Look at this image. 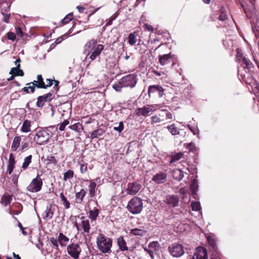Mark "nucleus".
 <instances>
[{
	"mask_svg": "<svg viewBox=\"0 0 259 259\" xmlns=\"http://www.w3.org/2000/svg\"><path fill=\"white\" fill-rule=\"evenodd\" d=\"M104 49V46L103 45L97 44V40L95 39L88 41L84 45L83 50V53L87 54L85 59L95 60L100 55Z\"/></svg>",
	"mask_w": 259,
	"mask_h": 259,
	"instance_id": "f257e3e1",
	"label": "nucleus"
},
{
	"mask_svg": "<svg viewBox=\"0 0 259 259\" xmlns=\"http://www.w3.org/2000/svg\"><path fill=\"white\" fill-rule=\"evenodd\" d=\"M51 137V132L47 128H41L36 131L33 139L37 145H44L49 141Z\"/></svg>",
	"mask_w": 259,
	"mask_h": 259,
	"instance_id": "f03ea898",
	"label": "nucleus"
},
{
	"mask_svg": "<svg viewBox=\"0 0 259 259\" xmlns=\"http://www.w3.org/2000/svg\"><path fill=\"white\" fill-rule=\"evenodd\" d=\"M97 244L99 249L103 253H109L112 246V240L102 234L97 238Z\"/></svg>",
	"mask_w": 259,
	"mask_h": 259,
	"instance_id": "7ed1b4c3",
	"label": "nucleus"
},
{
	"mask_svg": "<svg viewBox=\"0 0 259 259\" xmlns=\"http://www.w3.org/2000/svg\"><path fill=\"white\" fill-rule=\"evenodd\" d=\"M142 199L138 197H134L128 202L126 208L132 214L140 213L143 209Z\"/></svg>",
	"mask_w": 259,
	"mask_h": 259,
	"instance_id": "20e7f679",
	"label": "nucleus"
},
{
	"mask_svg": "<svg viewBox=\"0 0 259 259\" xmlns=\"http://www.w3.org/2000/svg\"><path fill=\"white\" fill-rule=\"evenodd\" d=\"M159 105H147L143 107L139 108L136 110V113L138 116H143L145 117L151 115L154 111L160 109Z\"/></svg>",
	"mask_w": 259,
	"mask_h": 259,
	"instance_id": "39448f33",
	"label": "nucleus"
},
{
	"mask_svg": "<svg viewBox=\"0 0 259 259\" xmlns=\"http://www.w3.org/2000/svg\"><path fill=\"white\" fill-rule=\"evenodd\" d=\"M137 81V76L135 74H130L122 77L120 80V83L123 87L133 88L136 86Z\"/></svg>",
	"mask_w": 259,
	"mask_h": 259,
	"instance_id": "423d86ee",
	"label": "nucleus"
},
{
	"mask_svg": "<svg viewBox=\"0 0 259 259\" xmlns=\"http://www.w3.org/2000/svg\"><path fill=\"white\" fill-rule=\"evenodd\" d=\"M168 249L170 254L175 257H181L185 252L183 246L177 243L171 244L168 247Z\"/></svg>",
	"mask_w": 259,
	"mask_h": 259,
	"instance_id": "0eeeda50",
	"label": "nucleus"
},
{
	"mask_svg": "<svg viewBox=\"0 0 259 259\" xmlns=\"http://www.w3.org/2000/svg\"><path fill=\"white\" fill-rule=\"evenodd\" d=\"M42 181L39 176L33 179L27 189L31 192H37L39 191L42 187Z\"/></svg>",
	"mask_w": 259,
	"mask_h": 259,
	"instance_id": "6e6552de",
	"label": "nucleus"
},
{
	"mask_svg": "<svg viewBox=\"0 0 259 259\" xmlns=\"http://www.w3.org/2000/svg\"><path fill=\"white\" fill-rule=\"evenodd\" d=\"M81 223L78 224L75 223V226L78 231L82 232V233H84L85 235H89L90 230V224L88 219H85L84 217H81Z\"/></svg>",
	"mask_w": 259,
	"mask_h": 259,
	"instance_id": "1a4fd4ad",
	"label": "nucleus"
},
{
	"mask_svg": "<svg viewBox=\"0 0 259 259\" xmlns=\"http://www.w3.org/2000/svg\"><path fill=\"white\" fill-rule=\"evenodd\" d=\"M67 252L73 258L76 259L79 257L81 251V247L78 243H72L67 246Z\"/></svg>",
	"mask_w": 259,
	"mask_h": 259,
	"instance_id": "9d476101",
	"label": "nucleus"
},
{
	"mask_svg": "<svg viewBox=\"0 0 259 259\" xmlns=\"http://www.w3.org/2000/svg\"><path fill=\"white\" fill-rule=\"evenodd\" d=\"M141 188V185L137 182L129 183L127 185L126 192L127 194L135 195Z\"/></svg>",
	"mask_w": 259,
	"mask_h": 259,
	"instance_id": "9b49d317",
	"label": "nucleus"
},
{
	"mask_svg": "<svg viewBox=\"0 0 259 259\" xmlns=\"http://www.w3.org/2000/svg\"><path fill=\"white\" fill-rule=\"evenodd\" d=\"M148 246V253L151 259H154V254H157L160 249V244L157 241H153L149 244Z\"/></svg>",
	"mask_w": 259,
	"mask_h": 259,
	"instance_id": "f8f14e48",
	"label": "nucleus"
},
{
	"mask_svg": "<svg viewBox=\"0 0 259 259\" xmlns=\"http://www.w3.org/2000/svg\"><path fill=\"white\" fill-rule=\"evenodd\" d=\"M207 252L205 248L198 247L194 253L192 259H207Z\"/></svg>",
	"mask_w": 259,
	"mask_h": 259,
	"instance_id": "ddd939ff",
	"label": "nucleus"
},
{
	"mask_svg": "<svg viewBox=\"0 0 259 259\" xmlns=\"http://www.w3.org/2000/svg\"><path fill=\"white\" fill-rule=\"evenodd\" d=\"M167 174L163 171H160L154 176L152 181L157 184L164 183L166 181Z\"/></svg>",
	"mask_w": 259,
	"mask_h": 259,
	"instance_id": "4468645a",
	"label": "nucleus"
},
{
	"mask_svg": "<svg viewBox=\"0 0 259 259\" xmlns=\"http://www.w3.org/2000/svg\"><path fill=\"white\" fill-rule=\"evenodd\" d=\"M165 202L172 207L178 206L179 202V197L175 195H169L166 197Z\"/></svg>",
	"mask_w": 259,
	"mask_h": 259,
	"instance_id": "2eb2a0df",
	"label": "nucleus"
},
{
	"mask_svg": "<svg viewBox=\"0 0 259 259\" xmlns=\"http://www.w3.org/2000/svg\"><path fill=\"white\" fill-rule=\"evenodd\" d=\"M164 90L162 87L159 85H150L148 88V95L150 96V94L157 93L159 97H162L164 93Z\"/></svg>",
	"mask_w": 259,
	"mask_h": 259,
	"instance_id": "dca6fc26",
	"label": "nucleus"
},
{
	"mask_svg": "<svg viewBox=\"0 0 259 259\" xmlns=\"http://www.w3.org/2000/svg\"><path fill=\"white\" fill-rule=\"evenodd\" d=\"M52 94L51 93L39 96L37 98L36 106L38 107H41L44 105V103L51 99Z\"/></svg>",
	"mask_w": 259,
	"mask_h": 259,
	"instance_id": "f3484780",
	"label": "nucleus"
},
{
	"mask_svg": "<svg viewBox=\"0 0 259 259\" xmlns=\"http://www.w3.org/2000/svg\"><path fill=\"white\" fill-rule=\"evenodd\" d=\"M33 84L37 88L43 89L45 87V82L41 74L37 75V80L27 83L26 85H31Z\"/></svg>",
	"mask_w": 259,
	"mask_h": 259,
	"instance_id": "a211bd4d",
	"label": "nucleus"
},
{
	"mask_svg": "<svg viewBox=\"0 0 259 259\" xmlns=\"http://www.w3.org/2000/svg\"><path fill=\"white\" fill-rule=\"evenodd\" d=\"M97 180H92L90 182V185L89 186V196L91 198L94 197L96 194V190L97 187V184L96 181Z\"/></svg>",
	"mask_w": 259,
	"mask_h": 259,
	"instance_id": "6ab92c4d",
	"label": "nucleus"
},
{
	"mask_svg": "<svg viewBox=\"0 0 259 259\" xmlns=\"http://www.w3.org/2000/svg\"><path fill=\"white\" fill-rule=\"evenodd\" d=\"M31 123L32 121L28 120L25 119L22 123V125L21 127V131L22 133H28L31 131Z\"/></svg>",
	"mask_w": 259,
	"mask_h": 259,
	"instance_id": "aec40b11",
	"label": "nucleus"
},
{
	"mask_svg": "<svg viewBox=\"0 0 259 259\" xmlns=\"http://www.w3.org/2000/svg\"><path fill=\"white\" fill-rule=\"evenodd\" d=\"M158 58L159 62L160 65H164L170 62V60L171 58V55L170 53L163 55H159Z\"/></svg>",
	"mask_w": 259,
	"mask_h": 259,
	"instance_id": "412c9836",
	"label": "nucleus"
},
{
	"mask_svg": "<svg viewBox=\"0 0 259 259\" xmlns=\"http://www.w3.org/2000/svg\"><path fill=\"white\" fill-rule=\"evenodd\" d=\"M58 239L59 243L62 247L66 246L69 241V238L64 235L62 233L59 234Z\"/></svg>",
	"mask_w": 259,
	"mask_h": 259,
	"instance_id": "4be33fe9",
	"label": "nucleus"
},
{
	"mask_svg": "<svg viewBox=\"0 0 259 259\" xmlns=\"http://www.w3.org/2000/svg\"><path fill=\"white\" fill-rule=\"evenodd\" d=\"M118 246L122 251L128 250V247L126 245V243L122 236H120L117 239Z\"/></svg>",
	"mask_w": 259,
	"mask_h": 259,
	"instance_id": "5701e85b",
	"label": "nucleus"
},
{
	"mask_svg": "<svg viewBox=\"0 0 259 259\" xmlns=\"http://www.w3.org/2000/svg\"><path fill=\"white\" fill-rule=\"evenodd\" d=\"M13 196L9 194H5L2 197L1 203L5 206L9 205L12 200Z\"/></svg>",
	"mask_w": 259,
	"mask_h": 259,
	"instance_id": "b1692460",
	"label": "nucleus"
},
{
	"mask_svg": "<svg viewBox=\"0 0 259 259\" xmlns=\"http://www.w3.org/2000/svg\"><path fill=\"white\" fill-rule=\"evenodd\" d=\"M172 175L174 179L179 181H180L184 177L183 172L180 169L173 170Z\"/></svg>",
	"mask_w": 259,
	"mask_h": 259,
	"instance_id": "393cba45",
	"label": "nucleus"
},
{
	"mask_svg": "<svg viewBox=\"0 0 259 259\" xmlns=\"http://www.w3.org/2000/svg\"><path fill=\"white\" fill-rule=\"evenodd\" d=\"M86 191L84 189H81L79 192H77L75 194V198L77 202L81 203L86 195Z\"/></svg>",
	"mask_w": 259,
	"mask_h": 259,
	"instance_id": "a878e982",
	"label": "nucleus"
},
{
	"mask_svg": "<svg viewBox=\"0 0 259 259\" xmlns=\"http://www.w3.org/2000/svg\"><path fill=\"white\" fill-rule=\"evenodd\" d=\"M54 214V210L52 208V206H48L46 210L44 213L43 217L46 220H49L52 218Z\"/></svg>",
	"mask_w": 259,
	"mask_h": 259,
	"instance_id": "bb28decb",
	"label": "nucleus"
},
{
	"mask_svg": "<svg viewBox=\"0 0 259 259\" xmlns=\"http://www.w3.org/2000/svg\"><path fill=\"white\" fill-rule=\"evenodd\" d=\"M21 141V138L20 136L15 137L13 140L12 144V149L14 151H16L19 148Z\"/></svg>",
	"mask_w": 259,
	"mask_h": 259,
	"instance_id": "cd10ccee",
	"label": "nucleus"
},
{
	"mask_svg": "<svg viewBox=\"0 0 259 259\" xmlns=\"http://www.w3.org/2000/svg\"><path fill=\"white\" fill-rule=\"evenodd\" d=\"M105 133V131L102 128H98L93 131L91 133V138L92 139L98 138L100 136H102Z\"/></svg>",
	"mask_w": 259,
	"mask_h": 259,
	"instance_id": "c85d7f7f",
	"label": "nucleus"
},
{
	"mask_svg": "<svg viewBox=\"0 0 259 259\" xmlns=\"http://www.w3.org/2000/svg\"><path fill=\"white\" fill-rule=\"evenodd\" d=\"M99 213V210L98 208H94L89 211V218L92 221H95Z\"/></svg>",
	"mask_w": 259,
	"mask_h": 259,
	"instance_id": "c756f323",
	"label": "nucleus"
},
{
	"mask_svg": "<svg viewBox=\"0 0 259 259\" xmlns=\"http://www.w3.org/2000/svg\"><path fill=\"white\" fill-rule=\"evenodd\" d=\"M168 131L172 135L176 136L180 134V132L178 128L176 126L174 123L167 126Z\"/></svg>",
	"mask_w": 259,
	"mask_h": 259,
	"instance_id": "7c9ffc66",
	"label": "nucleus"
},
{
	"mask_svg": "<svg viewBox=\"0 0 259 259\" xmlns=\"http://www.w3.org/2000/svg\"><path fill=\"white\" fill-rule=\"evenodd\" d=\"M20 67H16L12 68L10 72L11 74H15V76H23L24 72L22 70L19 68Z\"/></svg>",
	"mask_w": 259,
	"mask_h": 259,
	"instance_id": "2f4dec72",
	"label": "nucleus"
},
{
	"mask_svg": "<svg viewBox=\"0 0 259 259\" xmlns=\"http://www.w3.org/2000/svg\"><path fill=\"white\" fill-rule=\"evenodd\" d=\"M73 171L70 169L68 170L64 174L63 180L64 182H67V181H70V180L73 178Z\"/></svg>",
	"mask_w": 259,
	"mask_h": 259,
	"instance_id": "473e14b6",
	"label": "nucleus"
},
{
	"mask_svg": "<svg viewBox=\"0 0 259 259\" xmlns=\"http://www.w3.org/2000/svg\"><path fill=\"white\" fill-rule=\"evenodd\" d=\"M146 233V231L142 229L135 228L131 230L130 233L133 235L142 236Z\"/></svg>",
	"mask_w": 259,
	"mask_h": 259,
	"instance_id": "72a5a7b5",
	"label": "nucleus"
},
{
	"mask_svg": "<svg viewBox=\"0 0 259 259\" xmlns=\"http://www.w3.org/2000/svg\"><path fill=\"white\" fill-rule=\"evenodd\" d=\"M184 158V154L182 152H179L172 155L171 157V160H170V163H173L176 162L180 159Z\"/></svg>",
	"mask_w": 259,
	"mask_h": 259,
	"instance_id": "f704fd0d",
	"label": "nucleus"
},
{
	"mask_svg": "<svg viewBox=\"0 0 259 259\" xmlns=\"http://www.w3.org/2000/svg\"><path fill=\"white\" fill-rule=\"evenodd\" d=\"M198 188V184L197 180L194 179L190 185V189L193 194H195Z\"/></svg>",
	"mask_w": 259,
	"mask_h": 259,
	"instance_id": "c9c22d12",
	"label": "nucleus"
},
{
	"mask_svg": "<svg viewBox=\"0 0 259 259\" xmlns=\"http://www.w3.org/2000/svg\"><path fill=\"white\" fill-rule=\"evenodd\" d=\"M32 155H30L24 158V162L22 165L23 170H25L31 162Z\"/></svg>",
	"mask_w": 259,
	"mask_h": 259,
	"instance_id": "e433bc0d",
	"label": "nucleus"
},
{
	"mask_svg": "<svg viewBox=\"0 0 259 259\" xmlns=\"http://www.w3.org/2000/svg\"><path fill=\"white\" fill-rule=\"evenodd\" d=\"M163 114H159V115H153L151 117V123L152 124H155L157 123H160V122L163 121V119H161L160 116H163Z\"/></svg>",
	"mask_w": 259,
	"mask_h": 259,
	"instance_id": "4c0bfd02",
	"label": "nucleus"
},
{
	"mask_svg": "<svg viewBox=\"0 0 259 259\" xmlns=\"http://www.w3.org/2000/svg\"><path fill=\"white\" fill-rule=\"evenodd\" d=\"M69 128L71 130L78 133L81 132L83 130L82 125L80 124L79 122L70 125L69 126Z\"/></svg>",
	"mask_w": 259,
	"mask_h": 259,
	"instance_id": "58836bf2",
	"label": "nucleus"
},
{
	"mask_svg": "<svg viewBox=\"0 0 259 259\" xmlns=\"http://www.w3.org/2000/svg\"><path fill=\"white\" fill-rule=\"evenodd\" d=\"M207 241L209 243V244L211 247L212 249L214 251H217L218 247L217 246L216 241L215 239L211 238V237H207Z\"/></svg>",
	"mask_w": 259,
	"mask_h": 259,
	"instance_id": "ea45409f",
	"label": "nucleus"
},
{
	"mask_svg": "<svg viewBox=\"0 0 259 259\" xmlns=\"http://www.w3.org/2000/svg\"><path fill=\"white\" fill-rule=\"evenodd\" d=\"M124 128L123 123L122 121L114 124L113 129L114 131L121 133Z\"/></svg>",
	"mask_w": 259,
	"mask_h": 259,
	"instance_id": "a19ab883",
	"label": "nucleus"
},
{
	"mask_svg": "<svg viewBox=\"0 0 259 259\" xmlns=\"http://www.w3.org/2000/svg\"><path fill=\"white\" fill-rule=\"evenodd\" d=\"M80 167V171L81 173L84 174L88 170V164L82 161L78 163Z\"/></svg>",
	"mask_w": 259,
	"mask_h": 259,
	"instance_id": "79ce46f5",
	"label": "nucleus"
},
{
	"mask_svg": "<svg viewBox=\"0 0 259 259\" xmlns=\"http://www.w3.org/2000/svg\"><path fill=\"white\" fill-rule=\"evenodd\" d=\"M192 209L193 211H198L200 209L201 206L199 202L193 201L191 204Z\"/></svg>",
	"mask_w": 259,
	"mask_h": 259,
	"instance_id": "37998d69",
	"label": "nucleus"
},
{
	"mask_svg": "<svg viewBox=\"0 0 259 259\" xmlns=\"http://www.w3.org/2000/svg\"><path fill=\"white\" fill-rule=\"evenodd\" d=\"M136 35L133 33H130L128 37V43L131 45L133 46L136 44Z\"/></svg>",
	"mask_w": 259,
	"mask_h": 259,
	"instance_id": "c03bdc74",
	"label": "nucleus"
},
{
	"mask_svg": "<svg viewBox=\"0 0 259 259\" xmlns=\"http://www.w3.org/2000/svg\"><path fill=\"white\" fill-rule=\"evenodd\" d=\"M242 62L245 65V67L247 69H250L253 67L252 62L245 57H243Z\"/></svg>",
	"mask_w": 259,
	"mask_h": 259,
	"instance_id": "a18cd8bd",
	"label": "nucleus"
},
{
	"mask_svg": "<svg viewBox=\"0 0 259 259\" xmlns=\"http://www.w3.org/2000/svg\"><path fill=\"white\" fill-rule=\"evenodd\" d=\"M185 146L186 148L191 152H195L196 151L197 148L193 142L185 144Z\"/></svg>",
	"mask_w": 259,
	"mask_h": 259,
	"instance_id": "49530a36",
	"label": "nucleus"
},
{
	"mask_svg": "<svg viewBox=\"0 0 259 259\" xmlns=\"http://www.w3.org/2000/svg\"><path fill=\"white\" fill-rule=\"evenodd\" d=\"M15 164V163L13 161L8 162V168H7V175H11V174L13 170V169L14 168Z\"/></svg>",
	"mask_w": 259,
	"mask_h": 259,
	"instance_id": "de8ad7c7",
	"label": "nucleus"
},
{
	"mask_svg": "<svg viewBox=\"0 0 259 259\" xmlns=\"http://www.w3.org/2000/svg\"><path fill=\"white\" fill-rule=\"evenodd\" d=\"M73 19V15L72 14L70 13L66 16V17L62 20V23L63 24H67L69 23L71 20Z\"/></svg>",
	"mask_w": 259,
	"mask_h": 259,
	"instance_id": "09e8293b",
	"label": "nucleus"
},
{
	"mask_svg": "<svg viewBox=\"0 0 259 259\" xmlns=\"http://www.w3.org/2000/svg\"><path fill=\"white\" fill-rule=\"evenodd\" d=\"M69 121L67 119L64 120L62 123L58 125V126H59V130L60 131H63L65 130V126L69 124Z\"/></svg>",
	"mask_w": 259,
	"mask_h": 259,
	"instance_id": "8fccbe9b",
	"label": "nucleus"
},
{
	"mask_svg": "<svg viewBox=\"0 0 259 259\" xmlns=\"http://www.w3.org/2000/svg\"><path fill=\"white\" fill-rule=\"evenodd\" d=\"M50 242L53 245V246H54L57 250L59 249L58 239H56L54 237H51L50 238Z\"/></svg>",
	"mask_w": 259,
	"mask_h": 259,
	"instance_id": "3c124183",
	"label": "nucleus"
},
{
	"mask_svg": "<svg viewBox=\"0 0 259 259\" xmlns=\"http://www.w3.org/2000/svg\"><path fill=\"white\" fill-rule=\"evenodd\" d=\"M122 87H123V86L120 83V80L118 83H115L113 85V88L116 92H121Z\"/></svg>",
	"mask_w": 259,
	"mask_h": 259,
	"instance_id": "603ef678",
	"label": "nucleus"
},
{
	"mask_svg": "<svg viewBox=\"0 0 259 259\" xmlns=\"http://www.w3.org/2000/svg\"><path fill=\"white\" fill-rule=\"evenodd\" d=\"M161 114L165 113L166 116V119H171L172 118V115L171 113L168 112L166 109H162L161 110Z\"/></svg>",
	"mask_w": 259,
	"mask_h": 259,
	"instance_id": "864d4df0",
	"label": "nucleus"
},
{
	"mask_svg": "<svg viewBox=\"0 0 259 259\" xmlns=\"http://www.w3.org/2000/svg\"><path fill=\"white\" fill-rule=\"evenodd\" d=\"M7 38L8 39L14 41L16 39V34L12 32H9L7 34Z\"/></svg>",
	"mask_w": 259,
	"mask_h": 259,
	"instance_id": "5fc2aeb1",
	"label": "nucleus"
},
{
	"mask_svg": "<svg viewBox=\"0 0 259 259\" xmlns=\"http://www.w3.org/2000/svg\"><path fill=\"white\" fill-rule=\"evenodd\" d=\"M47 160L49 161L51 163H53L54 164H57V160H56V158H55V157H54L52 155L48 156L47 157Z\"/></svg>",
	"mask_w": 259,
	"mask_h": 259,
	"instance_id": "6e6d98bb",
	"label": "nucleus"
},
{
	"mask_svg": "<svg viewBox=\"0 0 259 259\" xmlns=\"http://www.w3.org/2000/svg\"><path fill=\"white\" fill-rule=\"evenodd\" d=\"M53 80L54 79H46V84L45 83V87L43 89H47L49 87H50L53 84Z\"/></svg>",
	"mask_w": 259,
	"mask_h": 259,
	"instance_id": "4d7b16f0",
	"label": "nucleus"
},
{
	"mask_svg": "<svg viewBox=\"0 0 259 259\" xmlns=\"http://www.w3.org/2000/svg\"><path fill=\"white\" fill-rule=\"evenodd\" d=\"M61 201L66 209H68L70 207V202L67 200L66 198L62 199Z\"/></svg>",
	"mask_w": 259,
	"mask_h": 259,
	"instance_id": "13d9d810",
	"label": "nucleus"
},
{
	"mask_svg": "<svg viewBox=\"0 0 259 259\" xmlns=\"http://www.w3.org/2000/svg\"><path fill=\"white\" fill-rule=\"evenodd\" d=\"M117 17V15L114 14L112 15L108 20H107V22L106 23V25H110L112 24V22L114 20H115Z\"/></svg>",
	"mask_w": 259,
	"mask_h": 259,
	"instance_id": "bf43d9fd",
	"label": "nucleus"
},
{
	"mask_svg": "<svg viewBox=\"0 0 259 259\" xmlns=\"http://www.w3.org/2000/svg\"><path fill=\"white\" fill-rule=\"evenodd\" d=\"M187 126L193 133L194 135H198V130L197 128H193L190 124H187Z\"/></svg>",
	"mask_w": 259,
	"mask_h": 259,
	"instance_id": "052dcab7",
	"label": "nucleus"
},
{
	"mask_svg": "<svg viewBox=\"0 0 259 259\" xmlns=\"http://www.w3.org/2000/svg\"><path fill=\"white\" fill-rule=\"evenodd\" d=\"M2 14L4 16V17L3 19V21L6 23H9V18L10 17V15L8 14H5L3 12H2Z\"/></svg>",
	"mask_w": 259,
	"mask_h": 259,
	"instance_id": "680f3d73",
	"label": "nucleus"
},
{
	"mask_svg": "<svg viewBox=\"0 0 259 259\" xmlns=\"http://www.w3.org/2000/svg\"><path fill=\"white\" fill-rule=\"evenodd\" d=\"M227 19V15H226V14L225 13H222L220 15V16L219 17V19L220 21H225Z\"/></svg>",
	"mask_w": 259,
	"mask_h": 259,
	"instance_id": "e2e57ef3",
	"label": "nucleus"
},
{
	"mask_svg": "<svg viewBox=\"0 0 259 259\" xmlns=\"http://www.w3.org/2000/svg\"><path fill=\"white\" fill-rule=\"evenodd\" d=\"M16 33L18 36L21 37L23 36V31L20 27L16 28Z\"/></svg>",
	"mask_w": 259,
	"mask_h": 259,
	"instance_id": "0e129e2a",
	"label": "nucleus"
},
{
	"mask_svg": "<svg viewBox=\"0 0 259 259\" xmlns=\"http://www.w3.org/2000/svg\"><path fill=\"white\" fill-rule=\"evenodd\" d=\"M28 85V88L29 89H30V92L32 93H33L35 91V88L36 87L33 84H31V85Z\"/></svg>",
	"mask_w": 259,
	"mask_h": 259,
	"instance_id": "69168bd1",
	"label": "nucleus"
},
{
	"mask_svg": "<svg viewBox=\"0 0 259 259\" xmlns=\"http://www.w3.org/2000/svg\"><path fill=\"white\" fill-rule=\"evenodd\" d=\"M144 26H145V29L148 30L149 31H153V27L150 25H149L148 24H145Z\"/></svg>",
	"mask_w": 259,
	"mask_h": 259,
	"instance_id": "338daca9",
	"label": "nucleus"
},
{
	"mask_svg": "<svg viewBox=\"0 0 259 259\" xmlns=\"http://www.w3.org/2000/svg\"><path fill=\"white\" fill-rule=\"evenodd\" d=\"M27 147H28V144L27 143H24V142H22L21 143V147L22 150L27 148Z\"/></svg>",
	"mask_w": 259,
	"mask_h": 259,
	"instance_id": "774afa93",
	"label": "nucleus"
}]
</instances>
